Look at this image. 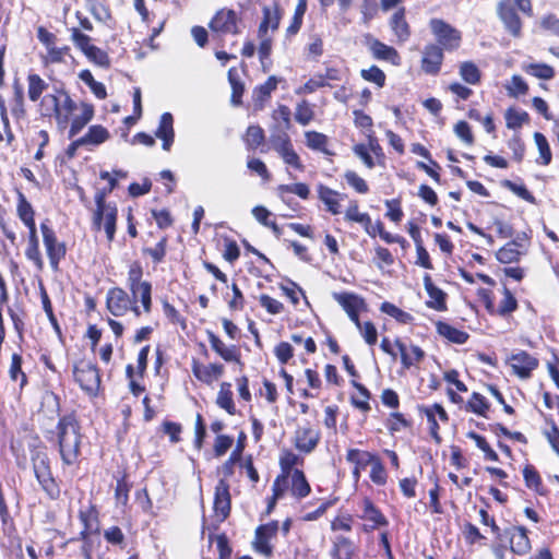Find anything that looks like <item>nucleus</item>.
Masks as SVG:
<instances>
[{"label": "nucleus", "instance_id": "1", "mask_svg": "<svg viewBox=\"0 0 559 559\" xmlns=\"http://www.w3.org/2000/svg\"><path fill=\"white\" fill-rule=\"evenodd\" d=\"M27 97L37 103V114L43 120L55 121L59 130L69 126L68 138L79 134L94 118V105L81 102L80 105L71 97L63 86H52L36 72L26 75Z\"/></svg>", "mask_w": 559, "mask_h": 559}, {"label": "nucleus", "instance_id": "2", "mask_svg": "<svg viewBox=\"0 0 559 559\" xmlns=\"http://www.w3.org/2000/svg\"><path fill=\"white\" fill-rule=\"evenodd\" d=\"M143 276L141 262L134 260L128 265L127 288L114 286L107 290L105 306L112 317L132 314L138 319L152 313L153 284Z\"/></svg>", "mask_w": 559, "mask_h": 559}, {"label": "nucleus", "instance_id": "3", "mask_svg": "<svg viewBox=\"0 0 559 559\" xmlns=\"http://www.w3.org/2000/svg\"><path fill=\"white\" fill-rule=\"evenodd\" d=\"M85 436L75 411L58 418L53 431V442L60 457L61 467L79 468L82 462V449Z\"/></svg>", "mask_w": 559, "mask_h": 559}, {"label": "nucleus", "instance_id": "4", "mask_svg": "<svg viewBox=\"0 0 559 559\" xmlns=\"http://www.w3.org/2000/svg\"><path fill=\"white\" fill-rule=\"evenodd\" d=\"M28 450L33 474L40 490L49 500H59L61 498V480L53 474L51 460L39 436L36 435L33 438Z\"/></svg>", "mask_w": 559, "mask_h": 559}, {"label": "nucleus", "instance_id": "5", "mask_svg": "<svg viewBox=\"0 0 559 559\" xmlns=\"http://www.w3.org/2000/svg\"><path fill=\"white\" fill-rule=\"evenodd\" d=\"M345 460L352 466L350 475L355 484L360 480L367 467H370V481L379 487L386 485L389 473L377 452L350 447L346 450Z\"/></svg>", "mask_w": 559, "mask_h": 559}, {"label": "nucleus", "instance_id": "6", "mask_svg": "<svg viewBox=\"0 0 559 559\" xmlns=\"http://www.w3.org/2000/svg\"><path fill=\"white\" fill-rule=\"evenodd\" d=\"M15 211L17 218L27 228L26 246L24 250L25 258L32 262L36 271L43 272L45 269V261L39 246V237L35 219L36 212L26 195L20 190L16 191Z\"/></svg>", "mask_w": 559, "mask_h": 559}, {"label": "nucleus", "instance_id": "7", "mask_svg": "<svg viewBox=\"0 0 559 559\" xmlns=\"http://www.w3.org/2000/svg\"><path fill=\"white\" fill-rule=\"evenodd\" d=\"M78 519L82 525L78 536L70 537L61 544V548L67 545L81 542L80 554L83 559H94V542L93 536L100 534V518L99 509L94 502H90L86 507L80 508L78 511Z\"/></svg>", "mask_w": 559, "mask_h": 559}, {"label": "nucleus", "instance_id": "8", "mask_svg": "<svg viewBox=\"0 0 559 559\" xmlns=\"http://www.w3.org/2000/svg\"><path fill=\"white\" fill-rule=\"evenodd\" d=\"M518 10L526 16L534 15L532 0H500L497 4L498 17L504 29L514 38H520L523 34V22Z\"/></svg>", "mask_w": 559, "mask_h": 559}, {"label": "nucleus", "instance_id": "9", "mask_svg": "<svg viewBox=\"0 0 559 559\" xmlns=\"http://www.w3.org/2000/svg\"><path fill=\"white\" fill-rule=\"evenodd\" d=\"M430 34L439 48L448 53L457 51L463 44V33L461 29L440 17H432L428 22Z\"/></svg>", "mask_w": 559, "mask_h": 559}, {"label": "nucleus", "instance_id": "10", "mask_svg": "<svg viewBox=\"0 0 559 559\" xmlns=\"http://www.w3.org/2000/svg\"><path fill=\"white\" fill-rule=\"evenodd\" d=\"M501 299L498 304L493 300V293L488 288H479L477 296L481 301L485 310L495 317L509 319L519 309V301L515 295L504 284L500 290Z\"/></svg>", "mask_w": 559, "mask_h": 559}, {"label": "nucleus", "instance_id": "11", "mask_svg": "<svg viewBox=\"0 0 559 559\" xmlns=\"http://www.w3.org/2000/svg\"><path fill=\"white\" fill-rule=\"evenodd\" d=\"M72 373L74 381L87 396H98L102 385V377L100 370L95 362L86 359H80L74 362Z\"/></svg>", "mask_w": 559, "mask_h": 559}, {"label": "nucleus", "instance_id": "12", "mask_svg": "<svg viewBox=\"0 0 559 559\" xmlns=\"http://www.w3.org/2000/svg\"><path fill=\"white\" fill-rule=\"evenodd\" d=\"M118 223V206L116 203H95L92 214V227L95 231L104 229L108 242L116 238Z\"/></svg>", "mask_w": 559, "mask_h": 559}, {"label": "nucleus", "instance_id": "13", "mask_svg": "<svg viewBox=\"0 0 559 559\" xmlns=\"http://www.w3.org/2000/svg\"><path fill=\"white\" fill-rule=\"evenodd\" d=\"M40 233L49 265L52 271L58 272L60 262L64 260L68 252L67 243L59 239L56 230L47 223L40 224Z\"/></svg>", "mask_w": 559, "mask_h": 559}, {"label": "nucleus", "instance_id": "14", "mask_svg": "<svg viewBox=\"0 0 559 559\" xmlns=\"http://www.w3.org/2000/svg\"><path fill=\"white\" fill-rule=\"evenodd\" d=\"M270 142L272 148L281 156L283 162L288 167L299 173L305 171L306 166L304 165L298 153L295 151L292 139L286 130H283L280 133H272L270 136Z\"/></svg>", "mask_w": 559, "mask_h": 559}, {"label": "nucleus", "instance_id": "15", "mask_svg": "<svg viewBox=\"0 0 559 559\" xmlns=\"http://www.w3.org/2000/svg\"><path fill=\"white\" fill-rule=\"evenodd\" d=\"M71 40L74 46L93 63L108 69L111 64L108 53L102 48L91 43V37L82 33L79 28H71Z\"/></svg>", "mask_w": 559, "mask_h": 559}, {"label": "nucleus", "instance_id": "16", "mask_svg": "<svg viewBox=\"0 0 559 559\" xmlns=\"http://www.w3.org/2000/svg\"><path fill=\"white\" fill-rule=\"evenodd\" d=\"M360 509L361 513L358 518L364 521L361 532L369 534L389 526L388 518L370 497L362 498Z\"/></svg>", "mask_w": 559, "mask_h": 559}, {"label": "nucleus", "instance_id": "17", "mask_svg": "<svg viewBox=\"0 0 559 559\" xmlns=\"http://www.w3.org/2000/svg\"><path fill=\"white\" fill-rule=\"evenodd\" d=\"M321 440L320 429L310 420H304L295 429L293 444L302 454L312 453Z\"/></svg>", "mask_w": 559, "mask_h": 559}, {"label": "nucleus", "instance_id": "18", "mask_svg": "<svg viewBox=\"0 0 559 559\" xmlns=\"http://www.w3.org/2000/svg\"><path fill=\"white\" fill-rule=\"evenodd\" d=\"M343 367L346 372L352 377L350 384L353 388L357 390L361 399H357L355 396L350 397V404L354 408L360 411L362 414H368L371 411V405L369 403L371 399V392L362 383L358 381L360 379V374L356 369L350 357L345 354L342 357Z\"/></svg>", "mask_w": 559, "mask_h": 559}, {"label": "nucleus", "instance_id": "19", "mask_svg": "<svg viewBox=\"0 0 559 559\" xmlns=\"http://www.w3.org/2000/svg\"><path fill=\"white\" fill-rule=\"evenodd\" d=\"M211 349L225 362L234 364L243 369L245 362L242 360L241 348L237 344L227 345L219 335L211 330L205 331Z\"/></svg>", "mask_w": 559, "mask_h": 559}, {"label": "nucleus", "instance_id": "20", "mask_svg": "<svg viewBox=\"0 0 559 559\" xmlns=\"http://www.w3.org/2000/svg\"><path fill=\"white\" fill-rule=\"evenodd\" d=\"M507 365L510 367L511 374L521 380H528L539 367V359L528 352L520 349L507 358Z\"/></svg>", "mask_w": 559, "mask_h": 559}, {"label": "nucleus", "instance_id": "21", "mask_svg": "<svg viewBox=\"0 0 559 559\" xmlns=\"http://www.w3.org/2000/svg\"><path fill=\"white\" fill-rule=\"evenodd\" d=\"M241 17L231 9L223 8L218 10L209 23V27L213 34L217 35H237L239 34Z\"/></svg>", "mask_w": 559, "mask_h": 559}, {"label": "nucleus", "instance_id": "22", "mask_svg": "<svg viewBox=\"0 0 559 559\" xmlns=\"http://www.w3.org/2000/svg\"><path fill=\"white\" fill-rule=\"evenodd\" d=\"M278 530L280 524L276 520L259 525L254 531V539L252 542L255 552L265 558H271L274 552L271 540L276 537Z\"/></svg>", "mask_w": 559, "mask_h": 559}, {"label": "nucleus", "instance_id": "23", "mask_svg": "<svg viewBox=\"0 0 559 559\" xmlns=\"http://www.w3.org/2000/svg\"><path fill=\"white\" fill-rule=\"evenodd\" d=\"M444 53L445 51L440 49L438 44H432L431 41L426 44L421 51V71L427 75H439L444 62Z\"/></svg>", "mask_w": 559, "mask_h": 559}, {"label": "nucleus", "instance_id": "24", "mask_svg": "<svg viewBox=\"0 0 559 559\" xmlns=\"http://www.w3.org/2000/svg\"><path fill=\"white\" fill-rule=\"evenodd\" d=\"M484 507L478 510L479 522L484 526L490 528L491 534L495 537V543L491 547L492 552L497 557H502L504 551L507 550V546L502 543V530L498 525L496 516L489 513L490 503L483 499Z\"/></svg>", "mask_w": 559, "mask_h": 559}, {"label": "nucleus", "instance_id": "25", "mask_svg": "<svg viewBox=\"0 0 559 559\" xmlns=\"http://www.w3.org/2000/svg\"><path fill=\"white\" fill-rule=\"evenodd\" d=\"M191 371L193 377L205 385H212L225 374V366L222 362L202 364L193 358L191 361Z\"/></svg>", "mask_w": 559, "mask_h": 559}, {"label": "nucleus", "instance_id": "26", "mask_svg": "<svg viewBox=\"0 0 559 559\" xmlns=\"http://www.w3.org/2000/svg\"><path fill=\"white\" fill-rule=\"evenodd\" d=\"M213 511L215 515L225 521L231 512V495L229 481L218 479L214 488Z\"/></svg>", "mask_w": 559, "mask_h": 559}, {"label": "nucleus", "instance_id": "27", "mask_svg": "<svg viewBox=\"0 0 559 559\" xmlns=\"http://www.w3.org/2000/svg\"><path fill=\"white\" fill-rule=\"evenodd\" d=\"M424 288L428 295L425 301L427 308L438 312L448 310V294L435 285L430 274L426 273L423 277Z\"/></svg>", "mask_w": 559, "mask_h": 559}, {"label": "nucleus", "instance_id": "28", "mask_svg": "<svg viewBox=\"0 0 559 559\" xmlns=\"http://www.w3.org/2000/svg\"><path fill=\"white\" fill-rule=\"evenodd\" d=\"M358 552L359 546L352 538L342 534L332 537L329 551L331 559H355Z\"/></svg>", "mask_w": 559, "mask_h": 559}, {"label": "nucleus", "instance_id": "29", "mask_svg": "<svg viewBox=\"0 0 559 559\" xmlns=\"http://www.w3.org/2000/svg\"><path fill=\"white\" fill-rule=\"evenodd\" d=\"M523 481L527 490L538 497H548L550 489L545 485L537 467L532 463H526L522 468Z\"/></svg>", "mask_w": 559, "mask_h": 559}, {"label": "nucleus", "instance_id": "30", "mask_svg": "<svg viewBox=\"0 0 559 559\" xmlns=\"http://www.w3.org/2000/svg\"><path fill=\"white\" fill-rule=\"evenodd\" d=\"M305 463V460L302 456L296 454L290 449H283L280 459L278 464L281 472L275 477V479H278L280 483H283L288 486L289 483V476L295 472L298 466H302Z\"/></svg>", "mask_w": 559, "mask_h": 559}, {"label": "nucleus", "instance_id": "31", "mask_svg": "<svg viewBox=\"0 0 559 559\" xmlns=\"http://www.w3.org/2000/svg\"><path fill=\"white\" fill-rule=\"evenodd\" d=\"M389 26L399 44L406 43L412 36V28L406 20V8L399 7L389 20Z\"/></svg>", "mask_w": 559, "mask_h": 559}, {"label": "nucleus", "instance_id": "32", "mask_svg": "<svg viewBox=\"0 0 559 559\" xmlns=\"http://www.w3.org/2000/svg\"><path fill=\"white\" fill-rule=\"evenodd\" d=\"M506 533L509 536L510 550L518 556H524L531 550V539L528 531L522 525L508 528Z\"/></svg>", "mask_w": 559, "mask_h": 559}, {"label": "nucleus", "instance_id": "33", "mask_svg": "<svg viewBox=\"0 0 559 559\" xmlns=\"http://www.w3.org/2000/svg\"><path fill=\"white\" fill-rule=\"evenodd\" d=\"M394 345L399 349L403 369L408 370L421 362L425 358V352L418 345L411 344L407 346L401 338H396Z\"/></svg>", "mask_w": 559, "mask_h": 559}, {"label": "nucleus", "instance_id": "34", "mask_svg": "<svg viewBox=\"0 0 559 559\" xmlns=\"http://www.w3.org/2000/svg\"><path fill=\"white\" fill-rule=\"evenodd\" d=\"M282 19V11L280 4L275 2L273 8L263 7L262 9V20L258 27V36L263 38L266 36L269 29L276 31L280 26Z\"/></svg>", "mask_w": 559, "mask_h": 559}, {"label": "nucleus", "instance_id": "35", "mask_svg": "<svg viewBox=\"0 0 559 559\" xmlns=\"http://www.w3.org/2000/svg\"><path fill=\"white\" fill-rule=\"evenodd\" d=\"M333 299L342 307L346 314L367 310L366 300L353 292L333 293Z\"/></svg>", "mask_w": 559, "mask_h": 559}, {"label": "nucleus", "instance_id": "36", "mask_svg": "<svg viewBox=\"0 0 559 559\" xmlns=\"http://www.w3.org/2000/svg\"><path fill=\"white\" fill-rule=\"evenodd\" d=\"M317 193L328 212L332 215H338L341 213V201L346 198V194L340 193L323 183L317 186Z\"/></svg>", "mask_w": 559, "mask_h": 559}, {"label": "nucleus", "instance_id": "37", "mask_svg": "<svg viewBox=\"0 0 559 559\" xmlns=\"http://www.w3.org/2000/svg\"><path fill=\"white\" fill-rule=\"evenodd\" d=\"M372 57L380 61H388L393 66H401L402 58L400 52L392 46L384 44L379 39H373L369 45Z\"/></svg>", "mask_w": 559, "mask_h": 559}, {"label": "nucleus", "instance_id": "38", "mask_svg": "<svg viewBox=\"0 0 559 559\" xmlns=\"http://www.w3.org/2000/svg\"><path fill=\"white\" fill-rule=\"evenodd\" d=\"M280 79L271 75L267 80L260 85H257L252 91V100L255 110H262L265 104L270 100L272 93L277 88Z\"/></svg>", "mask_w": 559, "mask_h": 559}, {"label": "nucleus", "instance_id": "39", "mask_svg": "<svg viewBox=\"0 0 559 559\" xmlns=\"http://www.w3.org/2000/svg\"><path fill=\"white\" fill-rule=\"evenodd\" d=\"M155 136L162 140L164 151H170L175 141L174 117L170 112H164L160 116Z\"/></svg>", "mask_w": 559, "mask_h": 559}, {"label": "nucleus", "instance_id": "40", "mask_svg": "<svg viewBox=\"0 0 559 559\" xmlns=\"http://www.w3.org/2000/svg\"><path fill=\"white\" fill-rule=\"evenodd\" d=\"M436 332L439 336L448 341L449 343L456 344V345H463L465 344L471 335L462 329H457L454 325L439 320L436 322Z\"/></svg>", "mask_w": 559, "mask_h": 559}, {"label": "nucleus", "instance_id": "41", "mask_svg": "<svg viewBox=\"0 0 559 559\" xmlns=\"http://www.w3.org/2000/svg\"><path fill=\"white\" fill-rule=\"evenodd\" d=\"M443 379L449 384L455 386V390L451 388L447 389V396L449 401L455 405H462L464 400L457 392H467V385L460 379V372L456 369L447 370L443 372Z\"/></svg>", "mask_w": 559, "mask_h": 559}, {"label": "nucleus", "instance_id": "42", "mask_svg": "<svg viewBox=\"0 0 559 559\" xmlns=\"http://www.w3.org/2000/svg\"><path fill=\"white\" fill-rule=\"evenodd\" d=\"M288 490L290 495L298 500L310 495L311 486L302 469L296 468L292 476H289Z\"/></svg>", "mask_w": 559, "mask_h": 559}, {"label": "nucleus", "instance_id": "43", "mask_svg": "<svg viewBox=\"0 0 559 559\" xmlns=\"http://www.w3.org/2000/svg\"><path fill=\"white\" fill-rule=\"evenodd\" d=\"M215 404L218 408L225 411L230 416H235L237 414V407L234 401L233 385L230 382L223 381L219 383Z\"/></svg>", "mask_w": 559, "mask_h": 559}, {"label": "nucleus", "instance_id": "44", "mask_svg": "<svg viewBox=\"0 0 559 559\" xmlns=\"http://www.w3.org/2000/svg\"><path fill=\"white\" fill-rule=\"evenodd\" d=\"M525 252L526 250L521 242L518 240H510L496 252V258L502 264H510L519 262Z\"/></svg>", "mask_w": 559, "mask_h": 559}, {"label": "nucleus", "instance_id": "45", "mask_svg": "<svg viewBox=\"0 0 559 559\" xmlns=\"http://www.w3.org/2000/svg\"><path fill=\"white\" fill-rule=\"evenodd\" d=\"M306 146L314 152H320L325 156H334L335 153L329 148V136L322 132L309 130L305 132Z\"/></svg>", "mask_w": 559, "mask_h": 559}, {"label": "nucleus", "instance_id": "46", "mask_svg": "<svg viewBox=\"0 0 559 559\" xmlns=\"http://www.w3.org/2000/svg\"><path fill=\"white\" fill-rule=\"evenodd\" d=\"M23 356L21 353H12L9 365V378L12 382H17L20 390L28 384V377L23 370Z\"/></svg>", "mask_w": 559, "mask_h": 559}, {"label": "nucleus", "instance_id": "47", "mask_svg": "<svg viewBox=\"0 0 559 559\" xmlns=\"http://www.w3.org/2000/svg\"><path fill=\"white\" fill-rule=\"evenodd\" d=\"M277 194L284 203L290 206L293 199L289 198L288 194H296L300 199L307 200L310 197V189L305 182L280 185L277 187Z\"/></svg>", "mask_w": 559, "mask_h": 559}, {"label": "nucleus", "instance_id": "48", "mask_svg": "<svg viewBox=\"0 0 559 559\" xmlns=\"http://www.w3.org/2000/svg\"><path fill=\"white\" fill-rule=\"evenodd\" d=\"M132 488V483L129 481V474L126 469L119 473L116 478V486L114 491V498L116 503L122 508H127L129 504V493Z\"/></svg>", "mask_w": 559, "mask_h": 559}, {"label": "nucleus", "instance_id": "49", "mask_svg": "<svg viewBox=\"0 0 559 559\" xmlns=\"http://www.w3.org/2000/svg\"><path fill=\"white\" fill-rule=\"evenodd\" d=\"M464 411L484 418H488L490 403L483 394L473 392L467 402L464 404Z\"/></svg>", "mask_w": 559, "mask_h": 559}, {"label": "nucleus", "instance_id": "50", "mask_svg": "<svg viewBox=\"0 0 559 559\" xmlns=\"http://www.w3.org/2000/svg\"><path fill=\"white\" fill-rule=\"evenodd\" d=\"M10 110L12 117L16 120H22L27 116L24 91L17 81L13 83V96Z\"/></svg>", "mask_w": 559, "mask_h": 559}, {"label": "nucleus", "instance_id": "51", "mask_svg": "<svg viewBox=\"0 0 559 559\" xmlns=\"http://www.w3.org/2000/svg\"><path fill=\"white\" fill-rule=\"evenodd\" d=\"M168 248V236L164 235L159 238L154 247H143L142 254L150 257L154 265H158L165 261Z\"/></svg>", "mask_w": 559, "mask_h": 559}, {"label": "nucleus", "instance_id": "52", "mask_svg": "<svg viewBox=\"0 0 559 559\" xmlns=\"http://www.w3.org/2000/svg\"><path fill=\"white\" fill-rule=\"evenodd\" d=\"M459 74L466 84L479 85L481 83L483 73L473 61L461 62L459 64Z\"/></svg>", "mask_w": 559, "mask_h": 559}, {"label": "nucleus", "instance_id": "53", "mask_svg": "<svg viewBox=\"0 0 559 559\" xmlns=\"http://www.w3.org/2000/svg\"><path fill=\"white\" fill-rule=\"evenodd\" d=\"M305 376H306V380H307V383H308V386L310 390L301 389L299 391L300 397H302V399L317 397L320 390L322 389V380H321L320 373L314 369L307 368L305 370Z\"/></svg>", "mask_w": 559, "mask_h": 559}, {"label": "nucleus", "instance_id": "54", "mask_svg": "<svg viewBox=\"0 0 559 559\" xmlns=\"http://www.w3.org/2000/svg\"><path fill=\"white\" fill-rule=\"evenodd\" d=\"M308 8V0H297V4L293 14V17L289 22V25L286 28V36L293 37L297 35L302 26L304 16Z\"/></svg>", "mask_w": 559, "mask_h": 559}, {"label": "nucleus", "instance_id": "55", "mask_svg": "<svg viewBox=\"0 0 559 559\" xmlns=\"http://www.w3.org/2000/svg\"><path fill=\"white\" fill-rule=\"evenodd\" d=\"M0 143L5 142L7 146L11 147L16 141V136L11 127L8 110L3 102H0Z\"/></svg>", "mask_w": 559, "mask_h": 559}, {"label": "nucleus", "instance_id": "56", "mask_svg": "<svg viewBox=\"0 0 559 559\" xmlns=\"http://www.w3.org/2000/svg\"><path fill=\"white\" fill-rule=\"evenodd\" d=\"M227 78L231 87L230 102L234 106H240L242 104L245 85L239 79L238 71L235 67L228 70Z\"/></svg>", "mask_w": 559, "mask_h": 559}, {"label": "nucleus", "instance_id": "57", "mask_svg": "<svg viewBox=\"0 0 559 559\" xmlns=\"http://www.w3.org/2000/svg\"><path fill=\"white\" fill-rule=\"evenodd\" d=\"M243 142L248 150H257L265 142V132L259 124H251L247 128Z\"/></svg>", "mask_w": 559, "mask_h": 559}, {"label": "nucleus", "instance_id": "58", "mask_svg": "<svg viewBox=\"0 0 559 559\" xmlns=\"http://www.w3.org/2000/svg\"><path fill=\"white\" fill-rule=\"evenodd\" d=\"M314 105L310 104L307 99H301L295 107L294 118L300 126L310 124L316 117Z\"/></svg>", "mask_w": 559, "mask_h": 559}, {"label": "nucleus", "instance_id": "59", "mask_svg": "<svg viewBox=\"0 0 559 559\" xmlns=\"http://www.w3.org/2000/svg\"><path fill=\"white\" fill-rule=\"evenodd\" d=\"M110 138L108 130L102 124H93L87 132L81 136L85 145H99Z\"/></svg>", "mask_w": 559, "mask_h": 559}, {"label": "nucleus", "instance_id": "60", "mask_svg": "<svg viewBox=\"0 0 559 559\" xmlns=\"http://www.w3.org/2000/svg\"><path fill=\"white\" fill-rule=\"evenodd\" d=\"M466 437L473 440L476 447L484 453V459L486 461L498 462L499 455L498 453L490 447L486 437L471 430L466 433Z\"/></svg>", "mask_w": 559, "mask_h": 559}, {"label": "nucleus", "instance_id": "61", "mask_svg": "<svg viewBox=\"0 0 559 559\" xmlns=\"http://www.w3.org/2000/svg\"><path fill=\"white\" fill-rule=\"evenodd\" d=\"M70 47L64 45L62 47L51 46L46 49V53L41 56V62L48 67L51 64H58L66 62V57L70 55Z\"/></svg>", "mask_w": 559, "mask_h": 559}, {"label": "nucleus", "instance_id": "62", "mask_svg": "<svg viewBox=\"0 0 559 559\" xmlns=\"http://www.w3.org/2000/svg\"><path fill=\"white\" fill-rule=\"evenodd\" d=\"M534 141L539 152V157L536 163L542 166H548L552 160V153L547 138L542 132L534 133Z\"/></svg>", "mask_w": 559, "mask_h": 559}, {"label": "nucleus", "instance_id": "63", "mask_svg": "<svg viewBox=\"0 0 559 559\" xmlns=\"http://www.w3.org/2000/svg\"><path fill=\"white\" fill-rule=\"evenodd\" d=\"M504 119L508 129L516 130L530 122V115L525 110L509 107L504 112Z\"/></svg>", "mask_w": 559, "mask_h": 559}, {"label": "nucleus", "instance_id": "64", "mask_svg": "<svg viewBox=\"0 0 559 559\" xmlns=\"http://www.w3.org/2000/svg\"><path fill=\"white\" fill-rule=\"evenodd\" d=\"M412 420L407 419L403 413L400 412H392L389 414V417L385 421V427L390 435H395L396 432H400L403 429H409L412 428Z\"/></svg>", "mask_w": 559, "mask_h": 559}]
</instances>
